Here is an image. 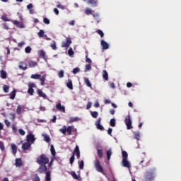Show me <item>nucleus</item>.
<instances>
[{"instance_id": "nucleus-50", "label": "nucleus", "mask_w": 181, "mask_h": 181, "mask_svg": "<svg viewBox=\"0 0 181 181\" xmlns=\"http://www.w3.org/2000/svg\"><path fill=\"white\" fill-rule=\"evenodd\" d=\"M79 71H80V68L77 67L73 69L72 73L74 74H77V73H79Z\"/></svg>"}, {"instance_id": "nucleus-29", "label": "nucleus", "mask_w": 181, "mask_h": 181, "mask_svg": "<svg viewBox=\"0 0 181 181\" xmlns=\"http://www.w3.org/2000/svg\"><path fill=\"white\" fill-rule=\"evenodd\" d=\"M39 56L42 57V59H45V57H46V52L43 49H41L39 52Z\"/></svg>"}, {"instance_id": "nucleus-26", "label": "nucleus", "mask_w": 181, "mask_h": 181, "mask_svg": "<svg viewBox=\"0 0 181 181\" xmlns=\"http://www.w3.org/2000/svg\"><path fill=\"white\" fill-rule=\"evenodd\" d=\"M11 149L13 155H16V152H18V147L15 144H11Z\"/></svg>"}, {"instance_id": "nucleus-57", "label": "nucleus", "mask_w": 181, "mask_h": 181, "mask_svg": "<svg viewBox=\"0 0 181 181\" xmlns=\"http://www.w3.org/2000/svg\"><path fill=\"white\" fill-rule=\"evenodd\" d=\"M12 131L13 134H16V132H18V129H16V126H15V124H12Z\"/></svg>"}, {"instance_id": "nucleus-3", "label": "nucleus", "mask_w": 181, "mask_h": 181, "mask_svg": "<svg viewBox=\"0 0 181 181\" xmlns=\"http://www.w3.org/2000/svg\"><path fill=\"white\" fill-rule=\"evenodd\" d=\"M94 166L97 172L102 173V175H105V173L104 172V168H103V166H101V163H100V160L95 159L94 160Z\"/></svg>"}, {"instance_id": "nucleus-48", "label": "nucleus", "mask_w": 181, "mask_h": 181, "mask_svg": "<svg viewBox=\"0 0 181 181\" xmlns=\"http://www.w3.org/2000/svg\"><path fill=\"white\" fill-rule=\"evenodd\" d=\"M44 141H45V142H50V136L47 134L44 135Z\"/></svg>"}, {"instance_id": "nucleus-31", "label": "nucleus", "mask_w": 181, "mask_h": 181, "mask_svg": "<svg viewBox=\"0 0 181 181\" xmlns=\"http://www.w3.org/2000/svg\"><path fill=\"white\" fill-rule=\"evenodd\" d=\"M45 179H46V181H50L52 180V178L50 177V171H47L45 173Z\"/></svg>"}, {"instance_id": "nucleus-60", "label": "nucleus", "mask_w": 181, "mask_h": 181, "mask_svg": "<svg viewBox=\"0 0 181 181\" xmlns=\"http://www.w3.org/2000/svg\"><path fill=\"white\" fill-rule=\"evenodd\" d=\"M4 122H5V124L6 125V127H7L8 128H9V127H11V122H9V120L5 119V120H4Z\"/></svg>"}, {"instance_id": "nucleus-6", "label": "nucleus", "mask_w": 181, "mask_h": 181, "mask_svg": "<svg viewBox=\"0 0 181 181\" xmlns=\"http://www.w3.org/2000/svg\"><path fill=\"white\" fill-rule=\"evenodd\" d=\"M71 43H73V42L71 41V38L67 37L66 38V42H62L61 47H69L70 45H71Z\"/></svg>"}, {"instance_id": "nucleus-19", "label": "nucleus", "mask_w": 181, "mask_h": 181, "mask_svg": "<svg viewBox=\"0 0 181 181\" xmlns=\"http://www.w3.org/2000/svg\"><path fill=\"white\" fill-rule=\"evenodd\" d=\"M88 4L91 5V6H97L98 0H88Z\"/></svg>"}, {"instance_id": "nucleus-5", "label": "nucleus", "mask_w": 181, "mask_h": 181, "mask_svg": "<svg viewBox=\"0 0 181 181\" xmlns=\"http://www.w3.org/2000/svg\"><path fill=\"white\" fill-rule=\"evenodd\" d=\"M127 129H132V121L131 120V115H128L127 118L124 121Z\"/></svg>"}, {"instance_id": "nucleus-16", "label": "nucleus", "mask_w": 181, "mask_h": 181, "mask_svg": "<svg viewBox=\"0 0 181 181\" xmlns=\"http://www.w3.org/2000/svg\"><path fill=\"white\" fill-rule=\"evenodd\" d=\"M57 110L59 111H62V112H66V107L64 106H62V103H58L56 105Z\"/></svg>"}, {"instance_id": "nucleus-28", "label": "nucleus", "mask_w": 181, "mask_h": 181, "mask_svg": "<svg viewBox=\"0 0 181 181\" xmlns=\"http://www.w3.org/2000/svg\"><path fill=\"white\" fill-rule=\"evenodd\" d=\"M84 83L86 84L87 87H89L90 88H92L91 83L90 82V80L88 79V78H84Z\"/></svg>"}, {"instance_id": "nucleus-45", "label": "nucleus", "mask_w": 181, "mask_h": 181, "mask_svg": "<svg viewBox=\"0 0 181 181\" xmlns=\"http://www.w3.org/2000/svg\"><path fill=\"white\" fill-rule=\"evenodd\" d=\"M38 36L40 37H45V31L43 30H40L39 32H38Z\"/></svg>"}, {"instance_id": "nucleus-22", "label": "nucleus", "mask_w": 181, "mask_h": 181, "mask_svg": "<svg viewBox=\"0 0 181 181\" xmlns=\"http://www.w3.org/2000/svg\"><path fill=\"white\" fill-rule=\"evenodd\" d=\"M41 77H42V75L37 74H32L30 76V78H33V80H39Z\"/></svg>"}, {"instance_id": "nucleus-54", "label": "nucleus", "mask_w": 181, "mask_h": 181, "mask_svg": "<svg viewBox=\"0 0 181 181\" xmlns=\"http://www.w3.org/2000/svg\"><path fill=\"white\" fill-rule=\"evenodd\" d=\"M33 181H40V178L39 177V175H37V174H35L34 175V178L33 179Z\"/></svg>"}, {"instance_id": "nucleus-8", "label": "nucleus", "mask_w": 181, "mask_h": 181, "mask_svg": "<svg viewBox=\"0 0 181 181\" xmlns=\"http://www.w3.org/2000/svg\"><path fill=\"white\" fill-rule=\"evenodd\" d=\"M96 127L100 129V131H104V127L101 125V117H99L95 123Z\"/></svg>"}, {"instance_id": "nucleus-42", "label": "nucleus", "mask_w": 181, "mask_h": 181, "mask_svg": "<svg viewBox=\"0 0 181 181\" xmlns=\"http://www.w3.org/2000/svg\"><path fill=\"white\" fill-rule=\"evenodd\" d=\"M111 155H112V152L111 151V150H108L107 151V159L108 160H110V159H111Z\"/></svg>"}, {"instance_id": "nucleus-52", "label": "nucleus", "mask_w": 181, "mask_h": 181, "mask_svg": "<svg viewBox=\"0 0 181 181\" xmlns=\"http://www.w3.org/2000/svg\"><path fill=\"white\" fill-rule=\"evenodd\" d=\"M68 54L69 56H73L74 54V51H73V48H69L68 50Z\"/></svg>"}, {"instance_id": "nucleus-51", "label": "nucleus", "mask_w": 181, "mask_h": 181, "mask_svg": "<svg viewBox=\"0 0 181 181\" xmlns=\"http://www.w3.org/2000/svg\"><path fill=\"white\" fill-rule=\"evenodd\" d=\"M0 149L4 152L5 151V145H4V142L0 141Z\"/></svg>"}, {"instance_id": "nucleus-40", "label": "nucleus", "mask_w": 181, "mask_h": 181, "mask_svg": "<svg viewBox=\"0 0 181 181\" xmlns=\"http://www.w3.org/2000/svg\"><path fill=\"white\" fill-rule=\"evenodd\" d=\"M85 13H86V15H93V11H91V8H87L85 10Z\"/></svg>"}, {"instance_id": "nucleus-56", "label": "nucleus", "mask_w": 181, "mask_h": 181, "mask_svg": "<svg viewBox=\"0 0 181 181\" xmlns=\"http://www.w3.org/2000/svg\"><path fill=\"white\" fill-rule=\"evenodd\" d=\"M97 33H98V35H100V36L101 37H104V33L103 32V30H97Z\"/></svg>"}, {"instance_id": "nucleus-17", "label": "nucleus", "mask_w": 181, "mask_h": 181, "mask_svg": "<svg viewBox=\"0 0 181 181\" xmlns=\"http://www.w3.org/2000/svg\"><path fill=\"white\" fill-rule=\"evenodd\" d=\"M101 46L103 47V50H107V49L110 48L108 43L103 40H101Z\"/></svg>"}, {"instance_id": "nucleus-59", "label": "nucleus", "mask_w": 181, "mask_h": 181, "mask_svg": "<svg viewBox=\"0 0 181 181\" xmlns=\"http://www.w3.org/2000/svg\"><path fill=\"white\" fill-rule=\"evenodd\" d=\"M74 162V154L72 153V156L70 158L69 163L71 165H73V163Z\"/></svg>"}, {"instance_id": "nucleus-20", "label": "nucleus", "mask_w": 181, "mask_h": 181, "mask_svg": "<svg viewBox=\"0 0 181 181\" xmlns=\"http://www.w3.org/2000/svg\"><path fill=\"white\" fill-rule=\"evenodd\" d=\"M15 165L16 168H21L22 166V158H16Z\"/></svg>"}, {"instance_id": "nucleus-64", "label": "nucleus", "mask_w": 181, "mask_h": 181, "mask_svg": "<svg viewBox=\"0 0 181 181\" xmlns=\"http://www.w3.org/2000/svg\"><path fill=\"white\" fill-rule=\"evenodd\" d=\"M35 87H36V85L34 83H30L28 85V88H33Z\"/></svg>"}, {"instance_id": "nucleus-58", "label": "nucleus", "mask_w": 181, "mask_h": 181, "mask_svg": "<svg viewBox=\"0 0 181 181\" xmlns=\"http://www.w3.org/2000/svg\"><path fill=\"white\" fill-rule=\"evenodd\" d=\"M57 8H59V9H66V6L60 4V3L57 5Z\"/></svg>"}, {"instance_id": "nucleus-32", "label": "nucleus", "mask_w": 181, "mask_h": 181, "mask_svg": "<svg viewBox=\"0 0 181 181\" xmlns=\"http://www.w3.org/2000/svg\"><path fill=\"white\" fill-rule=\"evenodd\" d=\"M0 74H1V78H4V79L6 78L7 77L6 71L1 70L0 71Z\"/></svg>"}, {"instance_id": "nucleus-18", "label": "nucleus", "mask_w": 181, "mask_h": 181, "mask_svg": "<svg viewBox=\"0 0 181 181\" xmlns=\"http://www.w3.org/2000/svg\"><path fill=\"white\" fill-rule=\"evenodd\" d=\"M78 121H80V118L78 117H70L68 121V124H72V122H78Z\"/></svg>"}, {"instance_id": "nucleus-25", "label": "nucleus", "mask_w": 181, "mask_h": 181, "mask_svg": "<svg viewBox=\"0 0 181 181\" xmlns=\"http://www.w3.org/2000/svg\"><path fill=\"white\" fill-rule=\"evenodd\" d=\"M50 148L51 153L53 158H56V150L54 149V146L53 145H51Z\"/></svg>"}, {"instance_id": "nucleus-10", "label": "nucleus", "mask_w": 181, "mask_h": 181, "mask_svg": "<svg viewBox=\"0 0 181 181\" xmlns=\"http://www.w3.org/2000/svg\"><path fill=\"white\" fill-rule=\"evenodd\" d=\"M32 146V143H29V141L24 142L22 144V149L23 151H28V149Z\"/></svg>"}, {"instance_id": "nucleus-38", "label": "nucleus", "mask_w": 181, "mask_h": 181, "mask_svg": "<svg viewBox=\"0 0 181 181\" xmlns=\"http://www.w3.org/2000/svg\"><path fill=\"white\" fill-rule=\"evenodd\" d=\"M58 77H59V78H63V77H64V71L61 70L58 72Z\"/></svg>"}, {"instance_id": "nucleus-61", "label": "nucleus", "mask_w": 181, "mask_h": 181, "mask_svg": "<svg viewBox=\"0 0 181 181\" xmlns=\"http://www.w3.org/2000/svg\"><path fill=\"white\" fill-rule=\"evenodd\" d=\"M85 69H86V71H90V70H91V64H86V65L85 66Z\"/></svg>"}, {"instance_id": "nucleus-7", "label": "nucleus", "mask_w": 181, "mask_h": 181, "mask_svg": "<svg viewBox=\"0 0 181 181\" xmlns=\"http://www.w3.org/2000/svg\"><path fill=\"white\" fill-rule=\"evenodd\" d=\"M67 135H71V132H77V129L74 128V126H69L66 127Z\"/></svg>"}, {"instance_id": "nucleus-63", "label": "nucleus", "mask_w": 181, "mask_h": 181, "mask_svg": "<svg viewBox=\"0 0 181 181\" xmlns=\"http://www.w3.org/2000/svg\"><path fill=\"white\" fill-rule=\"evenodd\" d=\"M18 132H19L20 135H22V136H23V135H25V134H26V132H25L24 130L22 129H19Z\"/></svg>"}, {"instance_id": "nucleus-15", "label": "nucleus", "mask_w": 181, "mask_h": 181, "mask_svg": "<svg viewBox=\"0 0 181 181\" xmlns=\"http://www.w3.org/2000/svg\"><path fill=\"white\" fill-rule=\"evenodd\" d=\"M71 176H72L73 179H75L76 180H81V177L80 175H77V174H76V172L74 171H71L70 173Z\"/></svg>"}, {"instance_id": "nucleus-4", "label": "nucleus", "mask_w": 181, "mask_h": 181, "mask_svg": "<svg viewBox=\"0 0 181 181\" xmlns=\"http://www.w3.org/2000/svg\"><path fill=\"white\" fill-rule=\"evenodd\" d=\"M37 172L40 174L45 173L46 172H47V166H46L45 164H40Z\"/></svg>"}, {"instance_id": "nucleus-49", "label": "nucleus", "mask_w": 181, "mask_h": 181, "mask_svg": "<svg viewBox=\"0 0 181 181\" xmlns=\"http://www.w3.org/2000/svg\"><path fill=\"white\" fill-rule=\"evenodd\" d=\"M134 138L135 139H137V141H139L140 135L139 132H134Z\"/></svg>"}, {"instance_id": "nucleus-1", "label": "nucleus", "mask_w": 181, "mask_h": 181, "mask_svg": "<svg viewBox=\"0 0 181 181\" xmlns=\"http://www.w3.org/2000/svg\"><path fill=\"white\" fill-rule=\"evenodd\" d=\"M156 173V168H151L149 171H147L145 175L146 181H152L155 178V175Z\"/></svg>"}, {"instance_id": "nucleus-23", "label": "nucleus", "mask_w": 181, "mask_h": 181, "mask_svg": "<svg viewBox=\"0 0 181 181\" xmlns=\"http://www.w3.org/2000/svg\"><path fill=\"white\" fill-rule=\"evenodd\" d=\"M38 80H40L41 86H45V82L46 81V76L44 75L41 76Z\"/></svg>"}, {"instance_id": "nucleus-36", "label": "nucleus", "mask_w": 181, "mask_h": 181, "mask_svg": "<svg viewBox=\"0 0 181 181\" xmlns=\"http://www.w3.org/2000/svg\"><path fill=\"white\" fill-rule=\"evenodd\" d=\"M122 159H128V153H127V151H123L122 152Z\"/></svg>"}, {"instance_id": "nucleus-41", "label": "nucleus", "mask_w": 181, "mask_h": 181, "mask_svg": "<svg viewBox=\"0 0 181 181\" xmlns=\"http://www.w3.org/2000/svg\"><path fill=\"white\" fill-rule=\"evenodd\" d=\"M50 47H52V50H56L57 49V47L56 46V42L52 41V43H51Z\"/></svg>"}, {"instance_id": "nucleus-53", "label": "nucleus", "mask_w": 181, "mask_h": 181, "mask_svg": "<svg viewBox=\"0 0 181 181\" xmlns=\"http://www.w3.org/2000/svg\"><path fill=\"white\" fill-rule=\"evenodd\" d=\"M43 22L45 23V25H49L50 23V20H49L47 18H44Z\"/></svg>"}, {"instance_id": "nucleus-27", "label": "nucleus", "mask_w": 181, "mask_h": 181, "mask_svg": "<svg viewBox=\"0 0 181 181\" xmlns=\"http://www.w3.org/2000/svg\"><path fill=\"white\" fill-rule=\"evenodd\" d=\"M103 77L104 80L108 81V72H107L105 70L103 71Z\"/></svg>"}, {"instance_id": "nucleus-39", "label": "nucleus", "mask_w": 181, "mask_h": 181, "mask_svg": "<svg viewBox=\"0 0 181 181\" xmlns=\"http://www.w3.org/2000/svg\"><path fill=\"white\" fill-rule=\"evenodd\" d=\"M3 90L4 91V93H9V86L4 85Z\"/></svg>"}, {"instance_id": "nucleus-47", "label": "nucleus", "mask_w": 181, "mask_h": 181, "mask_svg": "<svg viewBox=\"0 0 181 181\" xmlns=\"http://www.w3.org/2000/svg\"><path fill=\"white\" fill-rule=\"evenodd\" d=\"M86 62L89 64H91V63H93V61H91V59L88 58V54L86 55Z\"/></svg>"}, {"instance_id": "nucleus-12", "label": "nucleus", "mask_w": 181, "mask_h": 181, "mask_svg": "<svg viewBox=\"0 0 181 181\" xmlns=\"http://www.w3.org/2000/svg\"><path fill=\"white\" fill-rule=\"evenodd\" d=\"M74 154V156H75V155H76L77 156V159H80V148L78 147V146H76L74 152L72 153Z\"/></svg>"}, {"instance_id": "nucleus-11", "label": "nucleus", "mask_w": 181, "mask_h": 181, "mask_svg": "<svg viewBox=\"0 0 181 181\" xmlns=\"http://www.w3.org/2000/svg\"><path fill=\"white\" fill-rule=\"evenodd\" d=\"M122 163L124 168L131 169V163H129V161H128V159H122Z\"/></svg>"}, {"instance_id": "nucleus-30", "label": "nucleus", "mask_w": 181, "mask_h": 181, "mask_svg": "<svg viewBox=\"0 0 181 181\" xmlns=\"http://www.w3.org/2000/svg\"><path fill=\"white\" fill-rule=\"evenodd\" d=\"M15 97H16V90H13L10 94L11 100H15Z\"/></svg>"}, {"instance_id": "nucleus-2", "label": "nucleus", "mask_w": 181, "mask_h": 181, "mask_svg": "<svg viewBox=\"0 0 181 181\" xmlns=\"http://www.w3.org/2000/svg\"><path fill=\"white\" fill-rule=\"evenodd\" d=\"M36 162L38 165H47L49 162V157L46 154H41L37 158Z\"/></svg>"}, {"instance_id": "nucleus-9", "label": "nucleus", "mask_w": 181, "mask_h": 181, "mask_svg": "<svg viewBox=\"0 0 181 181\" xmlns=\"http://www.w3.org/2000/svg\"><path fill=\"white\" fill-rule=\"evenodd\" d=\"M36 141V139L35 138V135L32 134V133H30L28 135H27V142H29L30 144H33Z\"/></svg>"}, {"instance_id": "nucleus-62", "label": "nucleus", "mask_w": 181, "mask_h": 181, "mask_svg": "<svg viewBox=\"0 0 181 181\" xmlns=\"http://www.w3.org/2000/svg\"><path fill=\"white\" fill-rule=\"evenodd\" d=\"M1 19L2 21H4V22H9V18L5 16H1Z\"/></svg>"}, {"instance_id": "nucleus-34", "label": "nucleus", "mask_w": 181, "mask_h": 181, "mask_svg": "<svg viewBox=\"0 0 181 181\" xmlns=\"http://www.w3.org/2000/svg\"><path fill=\"white\" fill-rule=\"evenodd\" d=\"M22 108L23 109V108H25V107L21 106V105H18V106L17 107L16 112H17V114H18V115H21V111H22Z\"/></svg>"}, {"instance_id": "nucleus-46", "label": "nucleus", "mask_w": 181, "mask_h": 181, "mask_svg": "<svg viewBox=\"0 0 181 181\" xmlns=\"http://www.w3.org/2000/svg\"><path fill=\"white\" fill-rule=\"evenodd\" d=\"M110 127H115V125H116L115 119L112 118L110 119Z\"/></svg>"}, {"instance_id": "nucleus-55", "label": "nucleus", "mask_w": 181, "mask_h": 181, "mask_svg": "<svg viewBox=\"0 0 181 181\" xmlns=\"http://www.w3.org/2000/svg\"><path fill=\"white\" fill-rule=\"evenodd\" d=\"M25 53H30V52H32V48H30V46L26 47L25 48Z\"/></svg>"}, {"instance_id": "nucleus-24", "label": "nucleus", "mask_w": 181, "mask_h": 181, "mask_svg": "<svg viewBox=\"0 0 181 181\" xmlns=\"http://www.w3.org/2000/svg\"><path fill=\"white\" fill-rule=\"evenodd\" d=\"M28 66L29 67H36V66H37V62L35 61H29Z\"/></svg>"}, {"instance_id": "nucleus-37", "label": "nucleus", "mask_w": 181, "mask_h": 181, "mask_svg": "<svg viewBox=\"0 0 181 181\" xmlns=\"http://www.w3.org/2000/svg\"><path fill=\"white\" fill-rule=\"evenodd\" d=\"M90 115L93 118H97V117H98V112L97 111L91 112Z\"/></svg>"}, {"instance_id": "nucleus-13", "label": "nucleus", "mask_w": 181, "mask_h": 181, "mask_svg": "<svg viewBox=\"0 0 181 181\" xmlns=\"http://www.w3.org/2000/svg\"><path fill=\"white\" fill-rule=\"evenodd\" d=\"M18 67L21 70H27L28 69V64L25 62H20Z\"/></svg>"}, {"instance_id": "nucleus-35", "label": "nucleus", "mask_w": 181, "mask_h": 181, "mask_svg": "<svg viewBox=\"0 0 181 181\" xmlns=\"http://www.w3.org/2000/svg\"><path fill=\"white\" fill-rule=\"evenodd\" d=\"M78 165H79V169L81 170H83V169H84V160H81L79 163H78Z\"/></svg>"}, {"instance_id": "nucleus-21", "label": "nucleus", "mask_w": 181, "mask_h": 181, "mask_svg": "<svg viewBox=\"0 0 181 181\" xmlns=\"http://www.w3.org/2000/svg\"><path fill=\"white\" fill-rule=\"evenodd\" d=\"M66 87L69 88V90H73V81L71 79H68V82L66 83Z\"/></svg>"}, {"instance_id": "nucleus-43", "label": "nucleus", "mask_w": 181, "mask_h": 181, "mask_svg": "<svg viewBox=\"0 0 181 181\" xmlns=\"http://www.w3.org/2000/svg\"><path fill=\"white\" fill-rule=\"evenodd\" d=\"M59 132H62V134H63L64 135H66V126H63V128L59 129Z\"/></svg>"}, {"instance_id": "nucleus-44", "label": "nucleus", "mask_w": 181, "mask_h": 181, "mask_svg": "<svg viewBox=\"0 0 181 181\" xmlns=\"http://www.w3.org/2000/svg\"><path fill=\"white\" fill-rule=\"evenodd\" d=\"M33 93H35V90L33 89V88H28V93L30 95H33Z\"/></svg>"}, {"instance_id": "nucleus-33", "label": "nucleus", "mask_w": 181, "mask_h": 181, "mask_svg": "<svg viewBox=\"0 0 181 181\" xmlns=\"http://www.w3.org/2000/svg\"><path fill=\"white\" fill-rule=\"evenodd\" d=\"M37 94L40 97H42L43 98H46V94L43 93V91L40 90H37Z\"/></svg>"}, {"instance_id": "nucleus-14", "label": "nucleus", "mask_w": 181, "mask_h": 181, "mask_svg": "<svg viewBox=\"0 0 181 181\" xmlns=\"http://www.w3.org/2000/svg\"><path fill=\"white\" fill-rule=\"evenodd\" d=\"M96 150L98 152V156H99L100 159H103V148L100 146H96Z\"/></svg>"}]
</instances>
